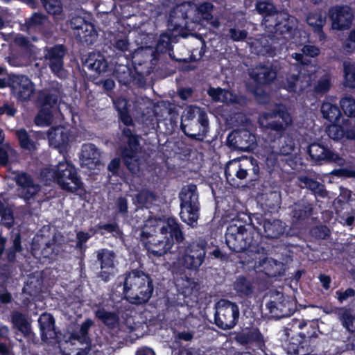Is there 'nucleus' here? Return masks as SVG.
Instances as JSON below:
<instances>
[{"label":"nucleus","instance_id":"36","mask_svg":"<svg viewBox=\"0 0 355 355\" xmlns=\"http://www.w3.org/2000/svg\"><path fill=\"white\" fill-rule=\"evenodd\" d=\"M313 206L305 199H302L292 206V217L295 220H302L312 214Z\"/></svg>","mask_w":355,"mask_h":355},{"label":"nucleus","instance_id":"43","mask_svg":"<svg viewBox=\"0 0 355 355\" xmlns=\"http://www.w3.org/2000/svg\"><path fill=\"white\" fill-rule=\"evenodd\" d=\"M307 24L318 33H322V27L326 24V17L320 11L309 12L306 18Z\"/></svg>","mask_w":355,"mask_h":355},{"label":"nucleus","instance_id":"49","mask_svg":"<svg viewBox=\"0 0 355 355\" xmlns=\"http://www.w3.org/2000/svg\"><path fill=\"white\" fill-rule=\"evenodd\" d=\"M234 288L241 295H249L252 293V286L246 277L239 276L234 283Z\"/></svg>","mask_w":355,"mask_h":355},{"label":"nucleus","instance_id":"7","mask_svg":"<svg viewBox=\"0 0 355 355\" xmlns=\"http://www.w3.org/2000/svg\"><path fill=\"white\" fill-rule=\"evenodd\" d=\"M214 324L223 330L232 329L239 316L238 306L229 300H220L215 304Z\"/></svg>","mask_w":355,"mask_h":355},{"label":"nucleus","instance_id":"61","mask_svg":"<svg viewBox=\"0 0 355 355\" xmlns=\"http://www.w3.org/2000/svg\"><path fill=\"white\" fill-rule=\"evenodd\" d=\"M327 134L329 138L338 141L344 137L345 130L341 125H331L327 128Z\"/></svg>","mask_w":355,"mask_h":355},{"label":"nucleus","instance_id":"24","mask_svg":"<svg viewBox=\"0 0 355 355\" xmlns=\"http://www.w3.org/2000/svg\"><path fill=\"white\" fill-rule=\"evenodd\" d=\"M139 148L134 139L130 141V148L122 147L121 148V157L128 169L132 173H137L140 171L141 161L137 155Z\"/></svg>","mask_w":355,"mask_h":355},{"label":"nucleus","instance_id":"63","mask_svg":"<svg viewBox=\"0 0 355 355\" xmlns=\"http://www.w3.org/2000/svg\"><path fill=\"white\" fill-rule=\"evenodd\" d=\"M331 87V79L329 75H324L319 79L315 86V92L318 94L327 93Z\"/></svg>","mask_w":355,"mask_h":355},{"label":"nucleus","instance_id":"22","mask_svg":"<svg viewBox=\"0 0 355 355\" xmlns=\"http://www.w3.org/2000/svg\"><path fill=\"white\" fill-rule=\"evenodd\" d=\"M207 94L215 102H220L225 104H237L244 105L246 103V98L243 96H238L232 92L220 87H210L207 89Z\"/></svg>","mask_w":355,"mask_h":355},{"label":"nucleus","instance_id":"21","mask_svg":"<svg viewBox=\"0 0 355 355\" xmlns=\"http://www.w3.org/2000/svg\"><path fill=\"white\" fill-rule=\"evenodd\" d=\"M249 76L257 84L266 85L275 80L277 69L271 64H259L249 69Z\"/></svg>","mask_w":355,"mask_h":355},{"label":"nucleus","instance_id":"4","mask_svg":"<svg viewBox=\"0 0 355 355\" xmlns=\"http://www.w3.org/2000/svg\"><path fill=\"white\" fill-rule=\"evenodd\" d=\"M180 200V217L183 222L191 227L197 225L199 218V194L197 186L193 184L184 185L179 193Z\"/></svg>","mask_w":355,"mask_h":355},{"label":"nucleus","instance_id":"25","mask_svg":"<svg viewBox=\"0 0 355 355\" xmlns=\"http://www.w3.org/2000/svg\"><path fill=\"white\" fill-rule=\"evenodd\" d=\"M308 153L315 162L326 161L340 163L341 161L337 153L318 143L311 144L309 146Z\"/></svg>","mask_w":355,"mask_h":355},{"label":"nucleus","instance_id":"45","mask_svg":"<svg viewBox=\"0 0 355 355\" xmlns=\"http://www.w3.org/2000/svg\"><path fill=\"white\" fill-rule=\"evenodd\" d=\"M302 53H295L291 57L302 64H307L309 60L304 58V55L309 57H315L320 54V49L313 45H305L302 49Z\"/></svg>","mask_w":355,"mask_h":355},{"label":"nucleus","instance_id":"29","mask_svg":"<svg viewBox=\"0 0 355 355\" xmlns=\"http://www.w3.org/2000/svg\"><path fill=\"white\" fill-rule=\"evenodd\" d=\"M161 234L167 236L173 240L175 239L178 243H182L184 239V234L180 227V225L173 218H168L163 223V225L159 228Z\"/></svg>","mask_w":355,"mask_h":355},{"label":"nucleus","instance_id":"64","mask_svg":"<svg viewBox=\"0 0 355 355\" xmlns=\"http://www.w3.org/2000/svg\"><path fill=\"white\" fill-rule=\"evenodd\" d=\"M257 12L262 15H270L277 12V9L274 5L268 1L258 2L256 5Z\"/></svg>","mask_w":355,"mask_h":355},{"label":"nucleus","instance_id":"35","mask_svg":"<svg viewBox=\"0 0 355 355\" xmlns=\"http://www.w3.org/2000/svg\"><path fill=\"white\" fill-rule=\"evenodd\" d=\"M298 181L302 184L301 187L310 190L314 195L321 198H325L328 195L324 184L311 178L306 175H300L297 178Z\"/></svg>","mask_w":355,"mask_h":355},{"label":"nucleus","instance_id":"62","mask_svg":"<svg viewBox=\"0 0 355 355\" xmlns=\"http://www.w3.org/2000/svg\"><path fill=\"white\" fill-rule=\"evenodd\" d=\"M155 199V196L153 192L148 190H144L137 194L133 200L135 203L142 205L148 202H152Z\"/></svg>","mask_w":355,"mask_h":355},{"label":"nucleus","instance_id":"5","mask_svg":"<svg viewBox=\"0 0 355 355\" xmlns=\"http://www.w3.org/2000/svg\"><path fill=\"white\" fill-rule=\"evenodd\" d=\"M253 234L244 226L232 224L227 229L225 241L233 252H241L247 250L254 252L256 251L258 242Z\"/></svg>","mask_w":355,"mask_h":355},{"label":"nucleus","instance_id":"39","mask_svg":"<svg viewBox=\"0 0 355 355\" xmlns=\"http://www.w3.org/2000/svg\"><path fill=\"white\" fill-rule=\"evenodd\" d=\"M95 316L110 329H114L119 325V318L114 312L107 311L104 309H98L95 311Z\"/></svg>","mask_w":355,"mask_h":355},{"label":"nucleus","instance_id":"48","mask_svg":"<svg viewBox=\"0 0 355 355\" xmlns=\"http://www.w3.org/2000/svg\"><path fill=\"white\" fill-rule=\"evenodd\" d=\"M248 44L257 54L264 55L268 53L270 51V46L266 37L261 36L257 39L251 37L248 39Z\"/></svg>","mask_w":355,"mask_h":355},{"label":"nucleus","instance_id":"52","mask_svg":"<svg viewBox=\"0 0 355 355\" xmlns=\"http://www.w3.org/2000/svg\"><path fill=\"white\" fill-rule=\"evenodd\" d=\"M227 36L233 42H246L247 43L248 39L251 37L248 36V33L245 29H242L239 26L230 28L228 30Z\"/></svg>","mask_w":355,"mask_h":355},{"label":"nucleus","instance_id":"44","mask_svg":"<svg viewBox=\"0 0 355 355\" xmlns=\"http://www.w3.org/2000/svg\"><path fill=\"white\" fill-rule=\"evenodd\" d=\"M235 340L243 345L254 342L261 343L262 342V336L257 330L248 331L236 334Z\"/></svg>","mask_w":355,"mask_h":355},{"label":"nucleus","instance_id":"15","mask_svg":"<svg viewBox=\"0 0 355 355\" xmlns=\"http://www.w3.org/2000/svg\"><path fill=\"white\" fill-rule=\"evenodd\" d=\"M190 6L195 8L194 14L191 15V23H193L196 29L200 31L202 28L201 26L203 21H206L213 28H217L220 26L218 19L211 15L214 8L212 3L206 2L198 6L190 3Z\"/></svg>","mask_w":355,"mask_h":355},{"label":"nucleus","instance_id":"32","mask_svg":"<svg viewBox=\"0 0 355 355\" xmlns=\"http://www.w3.org/2000/svg\"><path fill=\"white\" fill-rule=\"evenodd\" d=\"M82 165L89 168L100 163V153L97 148L92 144L83 145L81 153Z\"/></svg>","mask_w":355,"mask_h":355},{"label":"nucleus","instance_id":"20","mask_svg":"<svg viewBox=\"0 0 355 355\" xmlns=\"http://www.w3.org/2000/svg\"><path fill=\"white\" fill-rule=\"evenodd\" d=\"M10 85L12 93L21 101L28 100L33 94V84L25 76H12Z\"/></svg>","mask_w":355,"mask_h":355},{"label":"nucleus","instance_id":"55","mask_svg":"<svg viewBox=\"0 0 355 355\" xmlns=\"http://www.w3.org/2000/svg\"><path fill=\"white\" fill-rule=\"evenodd\" d=\"M53 122V115L48 109L41 110L35 116V123L37 125L46 126Z\"/></svg>","mask_w":355,"mask_h":355},{"label":"nucleus","instance_id":"33","mask_svg":"<svg viewBox=\"0 0 355 355\" xmlns=\"http://www.w3.org/2000/svg\"><path fill=\"white\" fill-rule=\"evenodd\" d=\"M258 266L263 268V271L270 277L282 276L285 271L284 263L272 258L260 260Z\"/></svg>","mask_w":355,"mask_h":355},{"label":"nucleus","instance_id":"38","mask_svg":"<svg viewBox=\"0 0 355 355\" xmlns=\"http://www.w3.org/2000/svg\"><path fill=\"white\" fill-rule=\"evenodd\" d=\"M10 316L13 325L25 336H29L31 334V324L23 313L14 311Z\"/></svg>","mask_w":355,"mask_h":355},{"label":"nucleus","instance_id":"14","mask_svg":"<svg viewBox=\"0 0 355 355\" xmlns=\"http://www.w3.org/2000/svg\"><path fill=\"white\" fill-rule=\"evenodd\" d=\"M206 256V243L201 241L189 246L184 256L180 259V264L188 270H197L202 264Z\"/></svg>","mask_w":355,"mask_h":355},{"label":"nucleus","instance_id":"9","mask_svg":"<svg viewBox=\"0 0 355 355\" xmlns=\"http://www.w3.org/2000/svg\"><path fill=\"white\" fill-rule=\"evenodd\" d=\"M54 175L58 184L67 191L75 192L82 185L76 168L67 162H62L58 164Z\"/></svg>","mask_w":355,"mask_h":355},{"label":"nucleus","instance_id":"6","mask_svg":"<svg viewBox=\"0 0 355 355\" xmlns=\"http://www.w3.org/2000/svg\"><path fill=\"white\" fill-rule=\"evenodd\" d=\"M155 232L154 228L145 225L141 230H136L137 236L143 241L147 250L157 257H161L167 253L171 248L173 242L171 239L164 234Z\"/></svg>","mask_w":355,"mask_h":355},{"label":"nucleus","instance_id":"26","mask_svg":"<svg viewBox=\"0 0 355 355\" xmlns=\"http://www.w3.org/2000/svg\"><path fill=\"white\" fill-rule=\"evenodd\" d=\"M244 157L234 159L226 164L225 173L228 181H234L235 178L239 180L247 178Z\"/></svg>","mask_w":355,"mask_h":355},{"label":"nucleus","instance_id":"30","mask_svg":"<svg viewBox=\"0 0 355 355\" xmlns=\"http://www.w3.org/2000/svg\"><path fill=\"white\" fill-rule=\"evenodd\" d=\"M47 135L49 144L54 148L64 146L69 141V131L63 126L51 128Z\"/></svg>","mask_w":355,"mask_h":355},{"label":"nucleus","instance_id":"60","mask_svg":"<svg viewBox=\"0 0 355 355\" xmlns=\"http://www.w3.org/2000/svg\"><path fill=\"white\" fill-rule=\"evenodd\" d=\"M46 10L51 15H58L62 12L60 0H41Z\"/></svg>","mask_w":355,"mask_h":355},{"label":"nucleus","instance_id":"18","mask_svg":"<svg viewBox=\"0 0 355 355\" xmlns=\"http://www.w3.org/2000/svg\"><path fill=\"white\" fill-rule=\"evenodd\" d=\"M227 144L235 149L250 151L256 145V137L246 130H234L228 135Z\"/></svg>","mask_w":355,"mask_h":355},{"label":"nucleus","instance_id":"13","mask_svg":"<svg viewBox=\"0 0 355 355\" xmlns=\"http://www.w3.org/2000/svg\"><path fill=\"white\" fill-rule=\"evenodd\" d=\"M328 15L334 30L345 31L352 24L354 13L347 6H333L329 9Z\"/></svg>","mask_w":355,"mask_h":355},{"label":"nucleus","instance_id":"53","mask_svg":"<svg viewBox=\"0 0 355 355\" xmlns=\"http://www.w3.org/2000/svg\"><path fill=\"white\" fill-rule=\"evenodd\" d=\"M16 136L17 137L20 146L23 148L28 150L35 149V144L34 141L30 139L27 132L24 129L17 130Z\"/></svg>","mask_w":355,"mask_h":355},{"label":"nucleus","instance_id":"19","mask_svg":"<svg viewBox=\"0 0 355 355\" xmlns=\"http://www.w3.org/2000/svg\"><path fill=\"white\" fill-rule=\"evenodd\" d=\"M175 39V37L173 35L163 33L160 35L157 40L155 51H154L150 47L142 48L141 51L137 53V56L142 54L150 55V57L154 56L155 58H156L157 55L168 53L171 59L177 61L178 58L174 55L171 46V44L174 42Z\"/></svg>","mask_w":355,"mask_h":355},{"label":"nucleus","instance_id":"28","mask_svg":"<svg viewBox=\"0 0 355 355\" xmlns=\"http://www.w3.org/2000/svg\"><path fill=\"white\" fill-rule=\"evenodd\" d=\"M38 322L43 340L53 339L56 337L55 320L52 315L46 313H42L38 319Z\"/></svg>","mask_w":355,"mask_h":355},{"label":"nucleus","instance_id":"40","mask_svg":"<svg viewBox=\"0 0 355 355\" xmlns=\"http://www.w3.org/2000/svg\"><path fill=\"white\" fill-rule=\"evenodd\" d=\"M74 34L82 43L87 45L93 44L98 37L94 26L91 23L82 27L80 31L75 32Z\"/></svg>","mask_w":355,"mask_h":355},{"label":"nucleus","instance_id":"8","mask_svg":"<svg viewBox=\"0 0 355 355\" xmlns=\"http://www.w3.org/2000/svg\"><path fill=\"white\" fill-rule=\"evenodd\" d=\"M297 27V19L288 13L278 14L271 30L268 31V37L271 40L282 38L288 40L293 38Z\"/></svg>","mask_w":355,"mask_h":355},{"label":"nucleus","instance_id":"56","mask_svg":"<svg viewBox=\"0 0 355 355\" xmlns=\"http://www.w3.org/2000/svg\"><path fill=\"white\" fill-rule=\"evenodd\" d=\"M40 98L44 105L53 106L58 101L60 93L56 90L42 92L40 94Z\"/></svg>","mask_w":355,"mask_h":355},{"label":"nucleus","instance_id":"59","mask_svg":"<svg viewBox=\"0 0 355 355\" xmlns=\"http://www.w3.org/2000/svg\"><path fill=\"white\" fill-rule=\"evenodd\" d=\"M265 205L270 209L279 207L281 203V195L277 191H272L265 195Z\"/></svg>","mask_w":355,"mask_h":355},{"label":"nucleus","instance_id":"10","mask_svg":"<svg viewBox=\"0 0 355 355\" xmlns=\"http://www.w3.org/2000/svg\"><path fill=\"white\" fill-rule=\"evenodd\" d=\"M194 7L191 8L190 3L185 2L174 8L169 15L168 27L175 31L184 27L190 33L196 31L193 23H191V15L194 14Z\"/></svg>","mask_w":355,"mask_h":355},{"label":"nucleus","instance_id":"50","mask_svg":"<svg viewBox=\"0 0 355 355\" xmlns=\"http://www.w3.org/2000/svg\"><path fill=\"white\" fill-rule=\"evenodd\" d=\"M245 165L247 178L251 180H255L259 175V166L257 161L252 157H244Z\"/></svg>","mask_w":355,"mask_h":355},{"label":"nucleus","instance_id":"2","mask_svg":"<svg viewBox=\"0 0 355 355\" xmlns=\"http://www.w3.org/2000/svg\"><path fill=\"white\" fill-rule=\"evenodd\" d=\"M123 284L125 298L132 304H144L152 297L154 290L153 279L141 270H132L128 272Z\"/></svg>","mask_w":355,"mask_h":355},{"label":"nucleus","instance_id":"27","mask_svg":"<svg viewBox=\"0 0 355 355\" xmlns=\"http://www.w3.org/2000/svg\"><path fill=\"white\" fill-rule=\"evenodd\" d=\"M310 85V78L305 74L289 73L286 76L284 86L289 92H300Z\"/></svg>","mask_w":355,"mask_h":355},{"label":"nucleus","instance_id":"51","mask_svg":"<svg viewBox=\"0 0 355 355\" xmlns=\"http://www.w3.org/2000/svg\"><path fill=\"white\" fill-rule=\"evenodd\" d=\"M16 45L22 48L30 55H35L37 48L32 44L31 40L22 35H17L14 39Z\"/></svg>","mask_w":355,"mask_h":355},{"label":"nucleus","instance_id":"54","mask_svg":"<svg viewBox=\"0 0 355 355\" xmlns=\"http://www.w3.org/2000/svg\"><path fill=\"white\" fill-rule=\"evenodd\" d=\"M340 105L344 113L349 117H355V99L352 96H345L340 101Z\"/></svg>","mask_w":355,"mask_h":355},{"label":"nucleus","instance_id":"41","mask_svg":"<svg viewBox=\"0 0 355 355\" xmlns=\"http://www.w3.org/2000/svg\"><path fill=\"white\" fill-rule=\"evenodd\" d=\"M172 108L165 103L158 104L154 106L153 110H149L147 113L152 112L156 118V123L159 128H162V124L171 114Z\"/></svg>","mask_w":355,"mask_h":355},{"label":"nucleus","instance_id":"3","mask_svg":"<svg viewBox=\"0 0 355 355\" xmlns=\"http://www.w3.org/2000/svg\"><path fill=\"white\" fill-rule=\"evenodd\" d=\"M206 112L196 105L188 106L182 116L181 129L189 137L203 140L208 129Z\"/></svg>","mask_w":355,"mask_h":355},{"label":"nucleus","instance_id":"17","mask_svg":"<svg viewBox=\"0 0 355 355\" xmlns=\"http://www.w3.org/2000/svg\"><path fill=\"white\" fill-rule=\"evenodd\" d=\"M15 181L19 186V196L24 198L28 204L40 191V185L34 180L31 175L26 173H18L15 176Z\"/></svg>","mask_w":355,"mask_h":355},{"label":"nucleus","instance_id":"37","mask_svg":"<svg viewBox=\"0 0 355 355\" xmlns=\"http://www.w3.org/2000/svg\"><path fill=\"white\" fill-rule=\"evenodd\" d=\"M85 67L101 73L107 68V62L103 55L98 53H90L84 62Z\"/></svg>","mask_w":355,"mask_h":355},{"label":"nucleus","instance_id":"58","mask_svg":"<svg viewBox=\"0 0 355 355\" xmlns=\"http://www.w3.org/2000/svg\"><path fill=\"white\" fill-rule=\"evenodd\" d=\"M276 150L280 155H288L294 150V142L291 138H287L284 141H279L278 145L276 144Z\"/></svg>","mask_w":355,"mask_h":355},{"label":"nucleus","instance_id":"46","mask_svg":"<svg viewBox=\"0 0 355 355\" xmlns=\"http://www.w3.org/2000/svg\"><path fill=\"white\" fill-rule=\"evenodd\" d=\"M115 254L113 251L101 249L97 252V259L101 261V269L113 270Z\"/></svg>","mask_w":355,"mask_h":355},{"label":"nucleus","instance_id":"42","mask_svg":"<svg viewBox=\"0 0 355 355\" xmlns=\"http://www.w3.org/2000/svg\"><path fill=\"white\" fill-rule=\"evenodd\" d=\"M320 111L323 118L330 122H338L341 116L339 107L329 102H324L322 104Z\"/></svg>","mask_w":355,"mask_h":355},{"label":"nucleus","instance_id":"31","mask_svg":"<svg viewBox=\"0 0 355 355\" xmlns=\"http://www.w3.org/2000/svg\"><path fill=\"white\" fill-rule=\"evenodd\" d=\"M51 239L47 240L42 236L41 239H39V236H37V241L40 242L41 245L43 246L42 250V254L44 257H51L52 256H57L62 254L64 252V249L61 244L56 243L55 238L56 235L55 233L51 234Z\"/></svg>","mask_w":355,"mask_h":355},{"label":"nucleus","instance_id":"1","mask_svg":"<svg viewBox=\"0 0 355 355\" xmlns=\"http://www.w3.org/2000/svg\"><path fill=\"white\" fill-rule=\"evenodd\" d=\"M292 122L290 114L279 107L259 116L258 123L260 127L265 131L270 130L267 132L263 146L266 163L269 168H273L277 164V156L280 155L276 150V139L282 137Z\"/></svg>","mask_w":355,"mask_h":355},{"label":"nucleus","instance_id":"34","mask_svg":"<svg viewBox=\"0 0 355 355\" xmlns=\"http://www.w3.org/2000/svg\"><path fill=\"white\" fill-rule=\"evenodd\" d=\"M343 327L349 333L355 334V311L351 308L340 307L336 310Z\"/></svg>","mask_w":355,"mask_h":355},{"label":"nucleus","instance_id":"12","mask_svg":"<svg viewBox=\"0 0 355 355\" xmlns=\"http://www.w3.org/2000/svg\"><path fill=\"white\" fill-rule=\"evenodd\" d=\"M67 49L63 45H55L44 49V60L51 71L60 78H64L67 71L64 69V57Z\"/></svg>","mask_w":355,"mask_h":355},{"label":"nucleus","instance_id":"11","mask_svg":"<svg viewBox=\"0 0 355 355\" xmlns=\"http://www.w3.org/2000/svg\"><path fill=\"white\" fill-rule=\"evenodd\" d=\"M266 298L268 299L266 308L271 317L279 319L290 315L295 310L294 303L286 300L284 295L277 291H270Z\"/></svg>","mask_w":355,"mask_h":355},{"label":"nucleus","instance_id":"47","mask_svg":"<svg viewBox=\"0 0 355 355\" xmlns=\"http://www.w3.org/2000/svg\"><path fill=\"white\" fill-rule=\"evenodd\" d=\"M343 66L344 72V86L349 88H355V63L351 61H345Z\"/></svg>","mask_w":355,"mask_h":355},{"label":"nucleus","instance_id":"23","mask_svg":"<svg viewBox=\"0 0 355 355\" xmlns=\"http://www.w3.org/2000/svg\"><path fill=\"white\" fill-rule=\"evenodd\" d=\"M189 35H191L189 40L191 55L188 58H177V61L179 62L189 63L198 61L205 53V42L202 38V33L197 34L196 32H191L189 33Z\"/></svg>","mask_w":355,"mask_h":355},{"label":"nucleus","instance_id":"57","mask_svg":"<svg viewBox=\"0 0 355 355\" xmlns=\"http://www.w3.org/2000/svg\"><path fill=\"white\" fill-rule=\"evenodd\" d=\"M114 74L119 81L124 85L128 84L131 80V71L126 65H119L114 70Z\"/></svg>","mask_w":355,"mask_h":355},{"label":"nucleus","instance_id":"16","mask_svg":"<svg viewBox=\"0 0 355 355\" xmlns=\"http://www.w3.org/2000/svg\"><path fill=\"white\" fill-rule=\"evenodd\" d=\"M254 225H259L256 228L259 231L263 230V234L266 237L270 239H277L282 236L285 231L284 223L279 219H267L261 215L254 214L253 216Z\"/></svg>","mask_w":355,"mask_h":355}]
</instances>
